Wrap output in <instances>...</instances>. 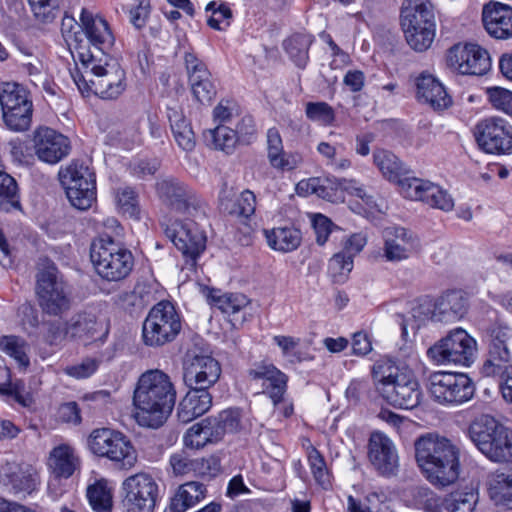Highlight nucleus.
<instances>
[{"label": "nucleus", "instance_id": "1", "mask_svg": "<svg viewBox=\"0 0 512 512\" xmlns=\"http://www.w3.org/2000/svg\"><path fill=\"white\" fill-rule=\"evenodd\" d=\"M176 403V390L170 377L161 370L143 373L134 390L136 422L146 428L158 429L165 424Z\"/></svg>", "mask_w": 512, "mask_h": 512}, {"label": "nucleus", "instance_id": "2", "mask_svg": "<svg viewBox=\"0 0 512 512\" xmlns=\"http://www.w3.org/2000/svg\"><path fill=\"white\" fill-rule=\"evenodd\" d=\"M73 58L81 64V68L72 74L80 90H90L107 100L116 99L125 91L126 73L114 59L98 57L83 46L76 49Z\"/></svg>", "mask_w": 512, "mask_h": 512}, {"label": "nucleus", "instance_id": "3", "mask_svg": "<svg viewBox=\"0 0 512 512\" xmlns=\"http://www.w3.org/2000/svg\"><path fill=\"white\" fill-rule=\"evenodd\" d=\"M468 435L477 449L492 462H507L512 458V429L489 414L476 417Z\"/></svg>", "mask_w": 512, "mask_h": 512}, {"label": "nucleus", "instance_id": "4", "mask_svg": "<svg viewBox=\"0 0 512 512\" xmlns=\"http://www.w3.org/2000/svg\"><path fill=\"white\" fill-rule=\"evenodd\" d=\"M400 25L407 44L417 52L426 51L436 35V17L429 0H405L400 11Z\"/></svg>", "mask_w": 512, "mask_h": 512}, {"label": "nucleus", "instance_id": "5", "mask_svg": "<svg viewBox=\"0 0 512 512\" xmlns=\"http://www.w3.org/2000/svg\"><path fill=\"white\" fill-rule=\"evenodd\" d=\"M415 458L426 479L434 487L448 486V439L436 433L421 435L414 443Z\"/></svg>", "mask_w": 512, "mask_h": 512}, {"label": "nucleus", "instance_id": "6", "mask_svg": "<svg viewBox=\"0 0 512 512\" xmlns=\"http://www.w3.org/2000/svg\"><path fill=\"white\" fill-rule=\"evenodd\" d=\"M90 258L98 275L107 281L126 278L134 265L132 253L109 235H103L92 243Z\"/></svg>", "mask_w": 512, "mask_h": 512}, {"label": "nucleus", "instance_id": "7", "mask_svg": "<svg viewBox=\"0 0 512 512\" xmlns=\"http://www.w3.org/2000/svg\"><path fill=\"white\" fill-rule=\"evenodd\" d=\"M181 327V318L174 304L162 300L150 309L143 322V342L149 347H161L174 341Z\"/></svg>", "mask_w": 512, "mask_h": 512}, {"label": "nucleus", "instance_id": "8", "mask_svg": "<svg viewBox=\"0 0 512 512\" xmlns=\"http://www.w3.org/2000/svg\"><path fill=\"white\" fill-rule=\"evenodd\" d=\"M2 120L13 132L28 131L32 124L33 102L30 93L22 85L6 82L0 85Z\"/></svg>", "mask_w": 512, "mask_h": 512}, {"label": "nucleus", "instance_id": "9", "mask_svg": "<svg viewBox=\"0 0 512 512\" xmlns=\"http://www.w3.org/2000/svg\"><path fill=\"white\" fill-rule=\"evenodd\" d=\"M377 366L373 367L375 388L390 405L399 409H413L420 403L421 392L417 380L407 373H390L378 378Z\"/></svg>", "mask_w": 512, "mask_h": 512}, {"label": "nucleus", "instance_id": "10", "mask_svg": "<svg viewBox=\"0 0 512 512\" xmlns=\"http://www.w3.org/2000/svg\"><path fill=\"white\" fill-rule=\"evenodd\" d=\"M88 442L95 455L108 458L120 468L130 469L137 462L135 448L121 432L108 428L96 429L91 433Z\"/></svg>", "mask_w": 512, "mask_h": 512}, {"label": "nucleus", "instance_id": "11", "mask_svg": "<svg viewBox=\"0 0 512 512\" xmlns=\"http://www.w3.org/2000/svg\"><path fill=\"white\" fill-rule=\"evenodd\" d=\"M156 191L161 201L171 209L196 219L206 217L205 202L180 180L174 177L161 179L156 184Z\"/></svg>", "mask_w": 512, "mask_h": 512}, {"label": "nucleus", "instance_id": "12", "mask_svg": "<svg viewBox=\"0 0 512 512\" xmlns=\"http://www.w3.org/2000/svg\"><path fill=\"white\" fill-rule=\"evenodd\" d=\"M70 203L79 210L89 209L96 200V176L84 163L73 162L60 174Z\"/></svg>", "mask_w": 512, "mask_h": 512}, {"label": "nucleus", "instance_id": "13", "mask_svg": "<svg viewBox=\"0 0 512 512\" xmlns=\"http://www.w3.org/2000/svg\"><path fill=\"white\" fill-rule=\"evenodd\" d=\"M460 450L450 444V512H473L478 493L460 462Z\"/></svg>", "mask_w": 512, "mask_h": 512}, {"label": "nucleus", "instance_id": "14", "mask_svg": "<svg viewBox=\"0 0 512 512\" xmlns=\"http://www.w3.org/2000/svg\"><path fill=\"white\" fill-rule=\"evenodd\" d=\"M478 147L487 154L509 155L512 152V125L497 116L480 120L474 128Z\"/></svg>", "mask_w": 512, "mask_h": 512}, {"label": "nucleus", "instance_id": "15", "mask_svg": "<svg viewBox=\"0 0 512 512\" xmlns=\"http://www.w3.org/2000/svg\"><path fill=\"white\" fill-rule=\"evenodd\" d=\"M511 344V328L495 325L490 329L486 359L480 370L482 376L495 378L512 367Z\"/></svg>", "mask_w": 512, "mask_h": 512}, {"label": "nucleus", "instance_id": "16", "mask_svg": "<svg viewBox=\"0 0 512 512\" xmlns=\"http://www.w3.org/2000/svg\"><path fill=\"white\" fill-rule=\"evenodd\" d=\"M122 500L126 512H153L158 497V485L146 473H137L124 480Z\"/></svg>", "mask_w": 512, "mask_h": 512}, {"label": "nucleus", "instance_id": "17", "mask_svg": "<svg viewBox=\"0 0 512 512\" xmlns=\"http://www.w3.org/2000/svg\"><path fill=\"white\" fill-rule=\"evenodd\" d=\"M194 219L174 220L170 224L162 223L165 235L184 255L196 258L206 247V235Z\"/></svg>", "mask_w": 512, "mask_h": 512}, {"label": "nucleus", "instance_id": "18", "mask_svg": "<svg viewBox=\"0 0 512 512\" xmlns=\"http://www.w3.org/2000/svg\"><path fill=\"white\" fill-rule=\"evenodd\" d=\"M219 362L207 354L188 351L184 360L183 380L188 388H210L219 379Z\"/></svg>", "mask_w": 512, "mask_h": 512}, {"label": "nucleus", "instance_id": "19", "mask_svg": "<svg viewBox=\"0 0 512 512\" xmlns=\"http://www.w3.org/2000/svg\"><path fill=\"white\" fill-rule=\"evenodd\" d=\"M450 65L463 75H483L490 70L489 53L475 43H458L450 47Z\"/></svg>", "mask_w": 512, "mask_h": 512}, {"label": "nucleus", "instance_id": "20", "mask_svg": "<svg viewBox=\"0 0 512 512\" xmlns=\"http://www.w3.org/2000/svg\"><path fill=\"white\" fill-rule=\"evenodd\" d=\"M33 147L38 159L48 164L60 162L71 150L69 139L49 127H39L34 131Z\"/></svg>", "mask_w": 512, "mask_h": 512}, {"label": "nucleus", "instance_id": "21", "mask_svg": "<svg viewBox=\"0 0 512 512\" xmlns=\"http://www.w3.org/2000/svg\"><path fill=\"white\" fill-rule=\"evenodd\" d=\"M0 485L14 495H30L39 485V476L30 464L6 462L0 467Z\"/></svg>", "mask_w": 512, "mask_h": 512}, {"label": "nucleus", "instance_id": "22", "mask_svg": "<svg viewBox=\"0 0 512 512\" xmlns=\"http://www.w3.org/2000/svg\"><path fill=\"white\" fill-rule=\"evenodd\" d=\"M207 303L229 316L234 327L242 325L245 320V310L250 299L237 290H203Z\"/></svg>", "mask_w": 512, "mask_h": 512}, {"label": "nucleus", "instance_id": "23", "mask_svg": "<svg viewBox=\"0 0 512 512\" xmlns=\"http://www.w3.org/2000/svg\"><path fill=\"white\" fill-rule=\"evenodd\" d=\"M368 456L376 471L384 477L395 476L399 468V459L396 448L385 434L374 432L368 444Z\"/></svg>", "mask_w": 512, "mask_h": 512}, {"label": "nucleus", "instance_id": "24", "mask_svg": "<svg viewBox=\"0 0 512 512\" xmlns=\"http://www.w3.org/2000/svg\"><path fill=\"white\" fill-rule=\"evenodd\" d=\"M397 185L399 192L407 199L422 201L441 210L446 208L445 192L430 181L406 174L397 182Z\"/></svg>", "mask_w": 512, "mask_h": 512}, {"label": "nucleus", "instance_id": "25", "mask_svg": "<svg viewBox=\"0 0 512 512\" xmlns=\"http://www.w3.org/2000/svg\"><path fill=\"white\" fill-rule=\"evenodd\" d=\"M184 61L194 98L202 104L210 103L216 96V87L206 64L193 53H186Z\"/></svg>", "mask_w": 512, "mask_h": 512}, {"label": "nucleus", "instance_id": "26", "mask_svg": "<svg viewBox=\"0 0 512 512\" xmlns=\"http://www.w3.org/2000/svg\"><path fill=\"white\" fill-rule=\"evenodd\" d=\"M482 22L487 33L495 39L512 37V7L491 1L483 6Z\"/></svg>", "mask_w": 512, "mask_h": 512}, {"label": "nucleus", "instance_id": "27", "mask_svg": "<svg viewBox=\"0 0 512 512\" xmlns=\"http://www.w3.org/2000/svg\"><path fill=\"white\" fill-rule=\"evenodd\" d=\"M66 332L72 339L103 340L109 333L106 319L99 318L92 312H80L66 321Z\"/></svg>", "mask_w": 512, "mask_h": 512}, {"label": "nucleus", "instance_id": "28", "mask_svg": "<svg viewBox=\"0 0 512 512\" xmlns=\"http://www.w3.org/2000/svg\"><path fill=\"white\" fill-rule=\"evenodd\" d=\"M80 22L89 43L95 52L101 57H108L107 54L114 44V36L106 20L94 16L90 11L83 8L80 15Z\"/></svg>", "mask_w": 512, "mask_h": 512}, {"label": "nucleus", "instance_id": "29", "mask_svg": "<svg viewBox=\"0 0 512 512\" xmlns=\"http://www.w3.org/2000/svg\"><path fill=\"white\" fill-rule=\"evenodd\" d=\"M384 241L383 257L388 262H400L409 258L414 250L413 235L401 226H389L382 232Z\"/></svg>", "mask_w": 512, "mask_h": 512}, {"label": "nucleus", "instance_id": "30", "mask_svg": "<svg viewBox=\"0 0 512 512\" xmlns=\"http://www.w3.org/2000/svg\"><path fill=\"white\" fill-rule=\"evenodd\" d=\"M416 98L437 112L448 107V92L445 86L431 74L422 73L416 79Z\"/></svg>", "mask_w": 512, "mask_h": 512}, {"label": "nucleus", "instance_id": "31", "mask_svg": "<svg viewBox=\"0 0 512 512\" xmlns=\"http://www.w3.org/2000/svg\"><path fill=\"white\" fill-rule=\"evenodd\" d=\"M255 380H264V385L275 406L279 405L287 388L288 377L273 364L262 362L249 370Z\"/></svg>", "mask_w": 512, "mask_h": 512}, {"label": "nucleus", "instance_id": "32", "mask_svg": "<svg viewBox=\"0 0 512 512\" xmlns=\"http://www.w3.org/2000/svg\"><path fill=\"white\" fill-rule=\"evenodd\" d=\"M488 493L496 506L512 509V463L490 474Z\"/></svg>", "mask_w": 512, "mask_h": 512}, {"label": "nucleus", "instance_id": "33", "mask_svg": "<svg viewBox=\"0 0 512 512\" xmlns=\"http://www.w3.org/2000/svg\"><path fill=\"white\" fill-rule=\"evenodd\" d=\"M178 407V419L188 423L205 414L212 406V395L209 388H189Z\"/></svg>", "mask_w": 512, "mask_h": 512}, {"label": "nucleus", "instance_id": "34", "mask_svg": "<svg viewBox=\"0 0 512 512\" xmlns=\"http://www.w3.org/2000/svg\"><path fill=\"white\" fill-rule=\"evenodd\" d=\"M170 465L175 475H187L190 472L204 477L213 478L220 471L219 461L215 458L189 459L183 453H175L170 457Z\"/></svg>", "mask_w": 512, "mask_h": 512}, {"label": "nucleus", "instance_id": "35", "mask_svg": "<svg viewBox=\"0 0 512 512\" xmlns=\"http://www.w3.org/2000/svg\"><path fill=\"white\" fill-rule=\"evenodd\" d=\"M0 397L9 404L17 403L24 408L34 405L33 396L27 391L24 381L12 380L11 371L6 366H0Z\"/></svg>", "mask_w": 512, "mask_h": 512}, {"label": "nucleus", "instance_id": "36", "mask_svg": "<svg viewBox=\"0 0 512 512\" xmlns=\"http://www.w3.org/2000/svg\"><path fill=\"white\" fill-rule=\"evenodd\" d=\"M477 352V342L462 328L450 329V363L470 366Z\"/></svg>", "mask_w": 512, "mask_h": 512}, {"label": "nucleus", "instance_id": "37", "mask_svg": "<svg viewBox=\"0 0 512 512\" xmlns=\"http://www.w3.org/2000/svg\"><path fill=\"white\" fill-rule=\"evenodd\" d=\"M207 488L199 481L180 485L171 498L168 512H186L206 497Z\"/></svg>", "mask_w": 512, "mask_h": 512}, {"label": "nucleus", "instance_id": "38", "mask_svg": "<svg viewBox=\"0 0 512 512\" xmlns=\"http://www.w3.org/2000/svg\"><path fill=\"white\" fill-rule=\"evenodd\" d=\"M263 234L268 246L282 253L296 250L302 241L301 231L293 226L264 229Z\"/></svg>", "mask_w": 512, "mask_h": 512}, {"label": "nucleus", "instance_id": "39", "mask_svg": "<svg viewBox=\"0 0 512 512\" xmlns=\"http://www.w3.org/2000/svg\"><path fill=\"white\" fill-rule=\"evenodd\" d=\"M36 299L44 314L61 316L68 312L73 304V298L68 290H37Z\"/></svg>", "mask_w": 512, "mask_h": 512}, {"label": "nucleus", "instance_id": "40", "mask_svg": "<svg viewBox=\"0 0 512 512\" xmlns=\"http://www.w3.org/2000/svg\"><path fill=\"white\" fill-rule=\"evenodd\" d=\"M78 464V457L69 445H59L50 452L48 465L53 474L58 478H69L72 476Z\"/></svg>", "mask_w": 512, "mask_h": 512}, {"label": "nucleus", "instance_id": "41", "mask_svg": "<svg viewBox=\"0 0 512 512\" xmlns=\"http://www.w3.org/2000/svg\"><path fill=\"white\" fill-rule=\"evenodd\" d=\"M373 162L385 179L396 184L402 176L411 174L408 167L394 153L385 149L374 151Z\"/></svg>", "mask_w": 512, "mask_h": 512}, {"label": "nucleus", "instance_id": "42", "mask_svg": "<svg viewBox=\"0 0 512 512\" xmlns=\"http://www.w3.org/2000/svg\"><path fill=\"white\" fill-rule=\"evenodd\" d=\"M267 156L273 168L280 170H292L297 166L294 157L284 152L282 137L276 127L267 131Z\"/></svg>", "mask_w": 512, "mask_h": 512}, {"label": "nucleus", "instance_id": "43", "mask_svg": "<svg viewBox=\"0 0 512 512\" xmlns=\"http://www.w3.org/2000/svg\"><path fill=\"white\" fill-rule=\"evenodd\" d=\"M35 279L37 288H62L66 280L57 265L46 256L39 257L36 262Z\"/></svg>", "mask_w": 512, "mask_h": 512}, {"label": "nucleus", "instance_id": "44", "mask_svg": "<svg viewBox=\"0 0 512 512\" xmlns=\"http://www.w3.org/2000/svg\"><path fill=\"white\" fill-rule=\"evenodd\" d=\"M219 440L220 438L215 435V429L209 418L191 426L184 436L185 445L195 449H200L207 443H213Z\"/></svg>", "mask_w": 512, "mask_h": 512}, {"label": "nucleus", "instance_id": "45", "mask_svg": "<svg viewBox=\"0 0 512 512\" xmlns=\"http://www.w3.org/2000/svg\"><path fill=\"white\" fill-rule=\"evenodd\" d=\"M87 498L94 512H112L113 496L105 480H99L87 488Z\"/></svg>", "mask_w": 512, "mask_h": 512}, {"label": "nucleus", "instance_id": "46", "mask_svg": "<svg viewBox=\"0 0 512 512\" xmlns=\"http://www.w3.org/2000/svg\"><path fill=\"white\" fill-rule=\"evenodd\" d=\"M313 42L309 35L295 34L284 41V49L292 59V61L299 67L304 68L308 62V51Z\"/></svg>", "mask_w": 512, "mask_h": 512}, {"label": "nucleus", "instance_id": "47", "mask_svg": "<svg viewBox=\"0 0 512 512\" xmlns=\"http://www.w3.org/2000/svg\"><path fill=\"white\" fill-rule=\"evenodd\" d=\"M0 350L14 358L20 368L26 369L30 365V359L27 355L29 344L20 336H2L0 338Z\"/></svg>", "mask_w": 512, "mask_h": 512}, {"label": "nucleus", "instance_id": "48", "mask_svg": "<svg viewBox=\"0 0 512 512\" xmlns=\"http://www.w3.org/2000/svg\"><path fill=\"white\" fill-rule=\"evenodd\" d=\"M475 387L466 373L450 370V404H461L470 400Z\"/></svg>", "mask_w": 512, "mask_h": 512}, {"label": "nucleus", "instance_id": "49", "mask_svg": "<svg viewBox=\"0 0 512 512\" xmlns=\"http://www.w3.org/2000/svg\"><path fill=\"white\" fill-rule=\"evenodd\" d=\"M413 317L422 320L430 319L434 322H443L446 319L448 304L443 297L433 301L425 298L417 307L412 309Z\"/></svg>", "mask_w": 512, "mask_h": 512}, {"label": "nucleus", "instance_id": "50", "mask_svg": "<svg viewBox=\"0 0 512 512\" xmlns=\"http://www.w3.org/2000/svg\"><path fill=\"white\" fill-rule=\"evenodd\" d=\"M205 139L215 149L221 150L226 154H231L239 142L234 129L225 125H218L216 128L209 130L205 134Z\"/></svg>", "mask_w": 512, "mask_h": 512}, {"label": "nucleus", "instance_id": "51", "mask_svg": "<svg viewBox=\"0 0 512 512\" xmlns=\"http://www.w3.org/2000/svg\"><path fill=\"white\" fill-rule=\"evenodd\" d=\"M209 419L215 429V435L220 439L225 433H235L243 428L239 409H227L220 412L217 417Z\"/></svg>", "mask_w": 512, "mask_h": 512}, {"label": "nucleus", "instance_id": "52", "mask_svg": "<svg viewBox=\"0 0 512 512\" xmlns=\"http://www.w3.org/2000/svg\"><path fill=\"white\" fill-rule=\"evenodd\" d=\"M169 119L171 130L178 146L185 151H192L195 147V136L190 124L177 113L170 116Z\"/></svg>", "mask_w": 512, "mask_h": 512}, {"label": "nucleus", "instance_id": "53", "mask_svg": "<svg viewBox=\"0 0 512 512\" xmlns=\"http://www.w3.org/2000/svg\"><path fill=\"white\" fill-rule=\"evenodd\" d=\"M415 505L428 512H448L446 498L438 497L427 487H417L413 490Z\"/></svg>", "mask_w": 512, "mask_h": 512}, {"label": "nucleus", "instance_id": "54", "mask_svg": "<svg viewBox=\"0 0 512 512\" xmlns=\"http://www.w3.org/2000/svg\"><path fill=\"white\" fill-rule=\"evenodd\" d=\"M115 200L120 211L129 217H138L140 213L137 192L130 186L119 187L115 191Z\"/></svg>", "mask_w": 512, "mask_h": 512}, {"label": "nucleus", "instance_id": "55", "mask_svg": "<svg viewBox=\"0 0 512 512\" xmlns=\"http://www.w3.org/2000/svg\"><path fill=\"white\" fill-rule=\"evenodd\" d=\"M353 268V260L350 255L336 253L329 261L328 274L334 284H343Z\"/></svg>", "mask_w": 512, "mask_h": 512}, {"label": "nucleus", "instance_id": "56", "mask_svg": "<svg viewBox=\"0 0 512 512\" xmlns=\"http://www.w3.org/2000/svg\"><path fill=\"white\" fill-rule=\"evenodd\" d=\"M18 317L27 335L36 341L40 340L38 328L41 321L37 309L30 303H24L18 308Z\"/></svg>", "mask_w": 512, "mask_h": 512}, {"label": "nucleus", "instance_id": "57", "mask_svg": "<svg viewBox=\"0 0 512 512\" xmlns=\"http://www.w3.org/2000/svg\"><path fill=\"white\" fill-rule=\"evenodd\" d=\"M35 18L41 22H52L59 12V0H28Z\"/></svg>", "mask_w": 512, "mask_h": 512}, {"label": "nucleus", "instance_id": "58", "mask_svg": "<svg viewBox=\"0 0 512 512\" xmlns=\"http://www.w3.org/2000/svg\"><path fill=\"white\" fill-rule=\"evenodd\" d=\"M305 113L309 120L319 122L325 126L331 125L335 120L334 110L326 102H308Z\"/></svg>", "mask_w": 512, "mask_h": 512}, {"label": "nucleus", "instance_id": "59", "mask_svg": "<svg viewBox=\"0 0 512 512\" xmlns=\"http://www.w3.org/2000/svg\"><path fill=\"white\" fill-rule=\"evenodd\" d=\"M448 373L445 371L434 372L429 377V392L431 397L443 404L447 402Z\"/></svg>", "mask_w": 512, "mask_h": 512}, {"label": "nucleus", "instance_id": "60", "mask_svg": "<svg viewBox=\"0 0 512 512\" xmlns=\"http://www.w3.org/2000/svg\"><path fill=\"white\" fill-rule=\"evenodd\" d=\"M308 461L315 481L326 488L329 484V476L323 456L317 449L312 448L308 455Z\"/></svg>", "mask_w": 512, "mask_h": 512}, {"label": "nucleus", "instance_id": "61", "mask_svg": "<svg viewBox=\"0 0 512 512\" xmlns=\"http://www.w3.org/2000/svg\"><path fill=\"white\" fill-rule=\"evenodd\" d=\"M42 324L45 331L42 336L40 335V339L44 343L48 345H58L68 337V333L66 332V323L63 325L58 320H49L42 322Z\"/></svg>", "mask_w": 512, "mask_h": 512}, {"label": "nucleus", "instance_id": "62", "mask_svg": "<svg viewBox=\"0 0 512 512\" xmlns=\"http://www.w3.org/2000/svg\"><path fill=\"white\" fill-rule=\"evenodd\" d=\"M234 133L242 144L249 145L254 142L257 135L254 118L251 115H244L237 123Z\"/></svg>", "mask_w": 512, "mask_h": 512}, {"label": "nucleus", "instance_id": "63", "mask_svg": "<svg viewBox=\"0 0 512 512\" xmlns=\"http://www.w3.org/2000/svg\"><path fill=\"white\" fill-rule=\"evenodd\" d=\"M256 209V196L250 190L243 191L235 205V208L230 210V214H234L239 217L249 218L252 216Z\"/></svg>", "mask_w": 512, "mask_h": 512}, {"label": "nucleus", "instance_id": "64", "mask_svg": "<svg viewBox=\"0 0 512 512\" xmlns=\"http://www.w3.org/2000/svg\"><path fill=\"white\" fill-rule=\"evenodd\" d=\"M137 5L130 9V23L138 30L146 26L151 13L150 0H136Z\"/></svg>", "mask_w": 512, "mask_h": 512}]
</instances>
